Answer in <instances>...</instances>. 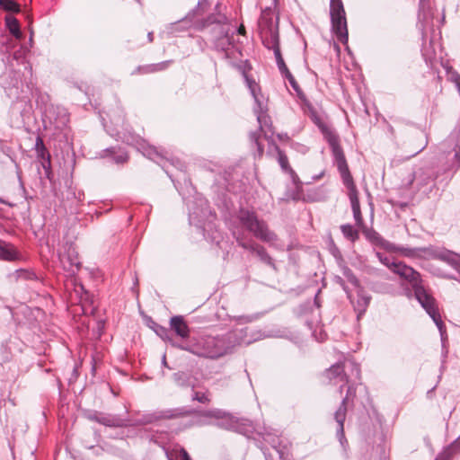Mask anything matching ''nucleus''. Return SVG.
Here are the masks:
<instances>
[{
    "mask_svg": "<svg viewBox=\"0 0 460 460\" xmlns=\"http://www.w3.org/2000/svg\"><path fill=\"white\" fill-rule=\"evenodd\" d=\"M254 341L255 338L248 334V328L245 327L231 330L223 335L201 336L192 338L188 343L172 345L199 357L217 358L232 352L236 346L248 345Z\"/></svg>",
    "mask_w": 460,
    "mask_h": 460,
    "instance_id": "f257e3e1",
    "label": "nucleus"
},
{
    "mask_svg": "<svg viewBox=\"0 0 460 460\" xmlns=\"http://www.w3.org/2000/svg\"><path fill=\"white\" fill-rule=\"evenodd\" d=\"M391 270L409 282L414 291L416 299L431 317L440 332L441 339L444 340L447 335L446 326L436 306L435 299L428 294L422 285L420 274L402 261L394 262Z\"/></svg>",
    "mask_w": 460,
    "mask_h": 460,
    "instance_id": "f03ea898",
    "label": "nucleus"
},
{
    "mask_svg": "<svg viewBox=\"0 0 460 460\" xmlns=\"http://www.w3.org/2000/svg\"><path fill=\"white\" fill-rule=\"evenodd\" d=\"M391 270L409 282L414 291L416 299L431 317L440 332L441 339L444 340L447 335L446 326L436 306L435 299L428 294L422 285L420 274L402 261L394 262Z\"/></svg>",
    "mask_w": 460,
    "mask_h": 460,
    "instance_id": "7ed1b4c3",
    "label": "nucleus"
},
{
    "mask_svg": "<svg viewBox=\"0 0 460 460\" xmlns=\"http://www.w3.org/2000/svg\"><path fill=\"white\" fill-rule=\"evenodd\" d=\"M239 222L257 239L274 244L278 240V235L269 228L264 220L258 218L255 212L248 209H241L238 213Z\"/></svg>",
    "mask_w": 460,
    "mask_h": 460,
    "instance_id": "20e7f679",
    "label": "nucleus"
},
{
    "mask_svg": "<svg viewBox=\"0 0 460 460\" xmlns=\"http://www.w3.org/2000/svg\"><path fill=\"white\" fill-rule=\"evenodd\" d=\"M330 15L332 30L336 35L338 40L346 44L348 42V28L346 13L341 0H331Z\"/></svg>",
    "mask_w": 460,
    "mask_h": 460,
    "instance_id": "39448f33",
    "label": "nucleus"
},
{
    "mask_svg": "<svg viewBox=\"0 0 460 460\" xmlns=\"http://www.w3.org/2000/svg\"><path fill=\"white\" fill-rule=\"evenodd\" d=\"M390 252H398L401 255L415 260H442L443 254L445 252L444 249L436 248L434 246H427V247H408L402 245H396L394 243V248L390 250Z\"/></svg>",
    "mask_w": 460,
    "mask_h": 460,
    "instance_id": "423d86ee",
    "label": "nucleus"
},
{
    "mask_svg": "<svg viewBox=\"0 0 460 460\" xmlns=\"http://www.w3.org/2000/svg\"><path fill=\"white\" fill-rule=\"evenodd\" d=\"M259 30L262 43L264 40L279 39V17L275 11L270 8H265L261 14L259 20Z\"/></svg>",
    "mask_w": 460,
    "mask_h": 460,
    "instance_id": "0eeeda50",
    "label": "nucleus"
},
{
    "mask_svg": "<svg viewBox=\"0 0 460 460\" xmlns=\"http://www.w3.org/2000/svg\"><path fill=\"white\" fill-rule=\"evenodd\" d=\"M350 367L352 374L356 378L360 376L359 366L351 360H347L343 364L338 363L332 365L327 371L326 376L333 381L334 385H340V392L341 393L342 387L348 383L347 375L344 373L345 368Z\"/></svg>",
    "mask_w": 460,
    "mask_h": 460,
    "instance_id": "6e6552de",
    "label": "nucleus"
},
{
    "mask_svg": "<svg viewBox=\"0 0 460 460\" xmlns=\"http://www.w3.org/2000/svg\"><path fill=\"white\" fill-rule=\"evenodd\" d=\"M119 137L128 145L137 146V150L140 151L144 156L157 164L161 163L165 158V155L162 152H159L156 147L148 145L144 139L138 137L124 135Z\"/></svg>",
    "mask_w": 460,
    "mask_h": 460,
    "instance_id": "1a4fd4ad",
    "label": "nucleus"
},
{
    "mask_svg": "<svg viewBox=\"0 0 460 460\" xmlns=\"http://www.w3.org/2000/svg\"><path fill=\"white\" fill-rule=\"evenodd\" d=\"M443 155L445 159L444 171L451 172V176H453L460 169V146L457 143L449 145L448 148L443 150Z\"/></svg>",
    "mask_w": 460,
    "mask_h": 460,
    "instance_id": "9d476101",
    "label": "nucleus"
},
{
    "mask_svg": "<svg viewBox=\"0 0 460 460\" xmlns=\"http://www.w3.org/2000/svg\"><path fill=\"white\" fill-rule=\"evenodd\" d=\"M326 141L331 147L334 163L336 164L338 170L346 171L349 166L342 147L340 145L338 135L331 136Z\"/></svg>",
    "mask_w": 460,
    "mask_h": 460,
    "instance_id": "9b49d317",
    "label": "nucleus"
},
{
    "mask_svg": "<svg viewBox=\"0 0 460 460\" xmlns=\"http://www.w3.org/2000/svg\"><path fill=\"white\" fill-rule=\"evenodd\" d=\"M86 418L89 420L95 421L109 428H119L122 427L123 424V420L121 419L99 411H89L86 413Z\"/></svg>",
    "mask_w": 460,
    "mask_h": 460,
    "instance_id": "f8f14e48",
    "label": "nucleus"
},
{
    "mask_svg": "<svg viewBox=\"0 0 460 460\" xmlns=\"http://www.w3.org/2000/svg\"><path fill=\"white\" fill-rule=\"evenodd\" d=\"M309 111V116L314 123L319 128L321 132L323 135L325 140L329 139L331 136L336 135V133L326 123H324L322 119L317 115V112L314 109L306 102Z\"/></svg>",
    "mask_w": 460,
    "mask_h": 460,
    "instance_id": "ddd939ff",
    "label": "nucleus"
},
{
    "mask_svg": "<svg viewBox=\"0 0 460 460\" xmlns=\"http://www.w3.org/2000/svg\"><path fill=\"white\" fill-rule=\"evenodd\" d=\"M352 388L350 386L348 387L347 395L342 399L341 406L334 413V419L337 422V426L335 428L336 431H344V421L346 419L347 407L346 402L349 400V397L351 394Z\"/></svg>",
    "mask_w": 460,
    "mask_h": 460,
    "instance_id": "4468645a",
    "label": "nucleus"
},
{
    "mask_svg": "<svg viewBox=\"0 0 460 460\" xmlns=\"http://www.w3.org/2000/svg\"><path fill=\"white\" fill-rule=\"evenodd\" d=\"M170 326L179 337L182 339L189 337L190 328L182 316L176 315L172 317L170 320Z\"/></svg>",
    "mask_w": 460,
    "mask_h": 460,
    "instance_id": "2eb2a0df",
    "label": "nucleus"
},
{
    "mask_svg": "<svg viewBox=\"0 0 460 460\" xmlns=\"http://www.w3.org/2000/svg\"><path fill=\"white\" fill-rule=\"evenodd\" d=\"M366 238L375 245H378L390 252L394 248V243L385 240L374 229H366L364 231Z\"/></svg>",
    "mask_w": 460,
    "mask_h": 460,
    "instance_id": "dca6fc26",
    "label": "nucleus"
},
{
    "mask_svg": "<svg viewBox=\"0 0 460 460\" xmlns=\"http://www.w3.org/2000/svg\"><path fill=\"white\" fill-rule=\"evenodd\" d=\"M200 203V209H194L192 212L190 213V224H193L196 219H198L199 223L202 222L203 217H215L216 215L212 214L208 206L207 200L199 199Z\"/></svg>",
    "mask_w": 460,
    "mask_h": 460,
    "instance_id": "f3484780",
    "label": "nucleus"
},
{
    "mask_svg": "<svg viewBox=\"0 0 460 460\" xmlns=\"http://www.w3.org/2000/svg\"><path fill=\"white\" fill-rule=\"evenodd\" d=\"M18 257V252L13 245L0 240V260L12 261L17 260Z\"/></svg>",
    "mask_w": 460,
    "mask_h": 460,
    "instance_id": "a211bd4d",
    "label": "nucleus"
},
{
    "mask_svg": "<svg viewBox=\"0 0 460 460\" xmlns=\"http://www.w3.org/2000/svg\"><path fill=\"white\" fill-rule=\"evenodd\" d=\"M339 172L341 175L344 185L347 187V189L349 190V193H348L349 199L358 197V192L357 187L353 181V178L349 172V167L347 168L346 171L339 170Z\"/></svg>",
    "mask_w": 460,
    "mask_h": 460,
    "instance_id": "6ab92c4d",
    "label": "nucleus"
},
{
    "mask_svg": "<svg viewBox=\"0 0 460 460\" xmlns=\"http://www.w3.org/2000/svg\"><path fill=\"white\" fill-rule=\"evenodd\" d=\"M168 460H191L187 451L179 445L165 451Z\"/></svg>",
    "mask_w": 460,
    "mask_h": 460,
    "instance_id": "aec40b11",
    "label": "nucleus"
},
{
    "mask_svg": "<svg viewBox=\"0 0 460 460\" xmlns=\"http://www.w3.org/2000/svg\"><path fill=\"white\" fill-rule=\"evenodd\" d=\"M4 20H5V24L8 28L10 33L12 35H13L16 39H21L22 32L20 30V24H19L18 20L12 15L5 16Z\"/></svg>",
    "mask_w": 460,
    "mask_h": 460,
    "instance_id": "412c9836",
    "label": "nucleus"
},
{
    "mask_svg": "<svg viewBox=\"0 0 460 460\" xmlns=\"http://www.w3.org/2000/svg\"><path fill=\"white\" fill-rule=\"evenodd\" d=\"M263 45L268 49H272L273 50V53H274L277 64L284 61V59L282 58V55H281V52H280V49H279V39H276V40H264Z\"/></svg>",
    "mask_w": 460,
    "mask_h": 460,
    "instance_id": "4be33fe9",
    "label": "nucleus"
},
{
    "mask_svg": "<svg viewBox=\"0 0 460 460\" xmlns=\"http://www.w3.org/2000/svg\"><path fill=\"white\" fill-rule=\"evenodd\" d=\"M351 208L353 211V217L356 222V225L359 227H361L364 224L363 217L360 210V205L358 200V196L349 199Z\"/></svg>",
    "mask_w": 460,
    "mask_h": 460,
    "instance_id": "5701e85b",
    "label": "nucleus"
},
{
    "mask_svg": "<svg viewBox=\"0 0 460 460\" xmlns=\"http://www.w3.org/2000/svg\"><path fill=\"white\" fill-rule=\"evenodd\" d=\"M255 254L263 263L276 270V264L273 259L270 257V255L268 253V252L262 245H261L260 248H257V252Z\"/></svg>",
    "mask_w": 460,
    "mask_h": 460,
    "instance_id": "b1692460",
    "label": "nucleus"
},
{
    "mask_svg": "<svg viewBox=\"0 0 460 460\" xmlns=\"http://www.w3.org/2000/svg\"><path fill=\"white\" fill-rule=\"evenodd\" d=\"M246 83L254 101L261 107V100L259 96L261 94V89L259 84L254 80L248 77H246Z\"/></svg>",
    "mask_w": 460,
    "mask_h": 460,
    "instance_id": "393cba45",
    "label": "nucleus"
},
{
    "mask_svg": "<svg viewBox=\"0 0 460 460\" xmlns=\"http://www.w3.org/2000/svg\"><path fill=\"white\" fill-rule=\"evenodd\" d=\"M341 230L343 235L350 242H355L358 238V232L349 224L342 225Z\"/></svg>",
    "mask_w": 460,
    "mask_h": 460,
    "instance_id": "a878e982",
    "label": "nucleus"
},
{
    "mask_svg": "<svg viewBox=\"0 0 460 460\" xmlns=\"http://www.w3.org/2000/svg\"><path fill=\"white\" fill-rule=\"evenodd\" d=\"M187 413H189V411H183L181 409L166 410V411H161L157 418L172 419V418H177L179 416H181V415H184Z\"/></svg>",
    "mask_w": 460,
    "mask_h": 460,
    "instance_id": "bb28decb",
    "label": "nucleus"
},
{
    "mask_svg": "<svg viewBox=\"0 0 460 460\" xmlns=\"http://www.w3.org/2000/svg\"><path fill=\"white\" fill-rule=\"evenodd\" d=\"M0 7L7 12H20L19 4L13 0H0Z\"/></svg>",
    "mask_w": 460,
    "mask_h": 460,
    "instance_id": "cd10ccee",
    "label": "nucleus"
},
{
    "mask_svg": "<svg viewBox=\"0 0 460 460\" xmlns=\"http://www.w3.org/2000/svg\"><path fill=\"white\" fill-rule=\"evenodd\" d=\"M65 260H67L69 261V268H68V270L74 272L75 271V270H78L79 269V265H80V262L77 259V257H70L68 256L67 258L65 257V256H60V262L63 264L64 268H66V261Z\"/></svg>",
    "mask_w": 460,
    "mask_h": 460,
    "instance_id": "c85d7f7f",
    "label": "nucleus"
},
{
    "mask_svg": "<svg viewBox=\"0 0 460 460\" xmlns=\"http://www.w3.org/2000/svg\"><path fill=\"white\" fill-rule=\"evenodd\" d=\"M278 161H279L280 167L284 171L294 172L293 170L289 167L288 159L287 155L282 151H279Z\"/></svg>",
    "mask_w": 460,
    "mask_h": 460,
    "instance_id": "c756f323",
    "label": "nucleus"
},
{
    "mask_svg": "<svg viewBox=\"0 0 460 460\" xmlns=\"http://www.w3.org/2000/svg\"><path fill=\"white\" fill-rule=\"evenodd\" d=\"M237 429H240V431H249V429H254L252 426V422L248 419H240L236 420Z\"/></svg>",
    "mask_w": 460,
    "mask_h": 460,
    "instance_id": "7c9ffc66",
    "label": "nucleus"
},
{
    "mask_svg": "<svg viewBox=\"0 0 460 460\" xmlns=\"http://www.w3.org/2000/svg\"><path fill=\"white\" fill-rule=\"evenodd\" d=\"M191 389L193 391V394H192L193 401H198L201 403H208L210 402V399L208 398V396L206 394L199 393V391H195L194 387H192Z\"/></svg>",
    "mask_w": 460,
    "mask_h": 460,
    "instance_id": "2f4dec72",
    "label": "nucleus"
},
{
    "mask_svg": "<svg viewBox=\"0 0 460 460\" xmlns=\"http://www.w3.org/2000/svg\"><path fill=\"white\" fill-rule=\"evenodd\" d=\"M206 416L215 419H225L228 414L220 409H214L207 411Z\"/></svg>",
    "mask_w": 460,
    "mask_h": 460,
    "instance_id": "473e14b6",
    "label": "nucleus"
},
{
    "mask_svg": "<svg viewBox=\"0 0 460 460\" xmlns=\"http://www.w3.org/2000/svg\"><path fill=\"white\" fill-rule=\"evenodd\" d=\"M286 78L288 80V82H289L290 85L292 86V88L296 92V93L299 96V98H304V93L301 91V89L299 88V85L296 83L295 77L292 75V74L288 75Z\"/></svg>",
    "mask_w": 460,
    "mask_h": 460,
    "instance_id": "72a5a7b5",
    "label": "nucleus"
},
{
    "mask_svg": "<svg viewBox=\"0 0 460 460\" xmlns=\"http://www.w3.org/2000/svg\"><path fill=\"white\" fill-rule=\"evenodd\" d=\"M376 256L379 259L380 262L385 265L389 270L392 269V264L396 261L382 254L381 252H376Z\"/></svg>",
    "mask_w": 460,
    "mask_h": 460,
    "instance_id": "f704fd0d",
    "label": "nucleus"
},
{
    "mask_svg": "<svg viewBox=\"0 0 460 460\" xmlns=\"http://www.w3.org/2000/svg\"><path fill=\"white\" fill-rule=\"evenodd\" d=\"M259 133L258 132H252L250 134V139L252 142H254L258 148L259 155H262L263 154V146L259 143Z\"/></svg>",
    "mask_w": 460,
    "mask_h": 460,
    "instance_id": "c9c22d12",
    "label": "nucleus"
},
{
    "mask_svg": "<svg viewBox=\"0 0 460 460\" xmlns=\"http://www.w3.org/2000/svg\"><path fill=\"white\" fill-rule=\"evenodd\" d=\"M226 21V17L224 14H218L217 16H209L207 20L208 24L212 23H224Z\"/></svg>",
    "mask_w": 460,
    "mask_h": 460,
    "instance_id": "e433bc0d",
    "label": "nucleus"
},
{
    "mask_svg": "<svg viewBox=\"0 0 460 460\" xmlns=\"http://www.w3.org/2000/svg\"><path fill=\"white\" fill-rule=\"evenodd\" d=\"M277 66L283 76L287 77L291 74L288 66H286L285 61L277 64Z\"/></svg>",
    "mask_w": 460,
    "mask_h": 460,
    "instance_id": "4c0bfd02",
    "label": "nucleus"
},
{
    "mask_svg": "<svg viewBox=\"0 0 460 460\" xmlns=\"http://www.w3.org/2000/svg\"><path fill=\"white\" fill-rule=\"evenodd\" d=\"M35 147L38 153H40V155H42L43 152L46 150L43 140L40 137H38L36 138Z\"/></svg>",
    "mask_w": 460,
    "mask_h": 460,
    "instance_id": "58836bf2",
    "label": "nucleus"
},
{
    "mask_svg": "<svg viewBox=\"0 0 460 460\" xmlns=\"http://www.w3.org/2000/svg\"><path fill=\"white\" fill-rule=\"evenodd\" d=\"M254 316L252 315H240L238 317H236V321H238L239 323H251L254 320Z\"/></svg>",
    "mask_w": 460,
    "mask_h": 460,
    "instance_id": "ea45409f",
    "label": "nucleus"
},
{
    "mask_svg": "<svg viewBox=\"0 0 460 460\" xmlns=\"http://www.w3.org/2000/svg\"><path fill=\"white\" fill-rule=\"evenodd\" d=\"M345 275L348 278V279L349 280V282H351L354 285H358V279L354 276V274L351 272V270H346Z\"/></svg>",
    "mask_w": 460,
    "mask_h": 460,
    "instance_id": "a19ab883",
    "label": "nucleus"
},
{
    "mask_svg": "<svg viewBox=\"0 0 460 460\" xmlns=\"http://www.w3.org/2000/svg\"><path fill=\"white\" fill-rule=\"evenodd\" d=\"M261 247V244L255 243L254 241L251 240V243L249 244L248 248H247V251H250L252 252H254L256 253L257 252V248H260Z\"/></svg>",
    "mask_w": 460,
    "mask_h": 460,
    "instance_id": "79ce46f5",
    "label": "nucleus"
},
{
    "mask_svg": "<svg viewBox=\"0 0 460 460\" xmlns=\"http://www.w3.org/2000/svg\"><path fill=\"white\" fill-rule=\"evenodd\" d=\"M236 241L238 245L245 250H247L249 244L251 243V240L244 241L243 239L237 238Z\"/></svg>",
    "mask_w": 460,
    "mask_h": 460,
    "instance_id": "37998d69",
    "label": "nucleus"
},
{
    "mask_svg": "<svg viewBox=\"0 0 460 460\" xmlns=\"http://www.w3.org/2000/svg\"><path fill=\"white\" fill-rule=\"evenodd\" d=\"M159 66H161V69L164 68L165 66V64L164 63H162V64H159ZM157 66L158 65H152V66H149L146 68V72H155V71H157Z\"/></svg>",
    "mask_w": 460,
    "mask_h": 460,
    "instance_id": "c03bdc74",
    "label": "nucleus"
},
{
    "mask_svg": "<svg viewBox=\"0 0 460 460\" xmlns=\"http://www.w3.org/2000/svg\"><path fill=\"white\" fill-rule=\"evenodd\" d=\"M221 40H222V45H221L220 43H218L217 46V47H220V46H221V47H222V49H223V50H226L225 45H226V44L230 45V44H231L230 40H229L228 36L226 35V36L225 38H223Z\"/></svg>",
    "mask_w": 460,
    "mask_h": 460,
    "instance_id": "a18cd8bd",
    "label": "nucleus"
},
{
    "mask_svg": "<svg viewBox=\"0 0 460 460\" xmlns=\"http://www.w3.org/2000/svg\"><path fill=\"white\" fill-rule=\"evenodd\" d=\"M128 160V155L126 154H121L115 158L116 163H124Z\"/></svg>",
    "mask_w": 460,
    "mask_h": 460,
    "instance_id": "49530a36",
    "label": "nucleus"
},
{
    "mask_svg": "<svg viewBox=\"0 0 460 460\" xmlns=\"http://www.w3.org/2000/svg\"><path fill=\"white\" fill-rule=\"evenodd\" d=\"M339 441L342 447H345V444H348V441L345 437V433H339Z\"/></svg>",
    "mask_w": 460,
    "mask_h": 460,
    "instance_id": "de8ad7c7",
    "label": "nucleus"
},
{
    "mask_svg": "<svg viewBox=\"0 0 460 460\" xmlns=\"http://www.w3.org/2000/svg\"><path fill=\"white\" fill-rule=\"evenodd\" d=\"M258 122L260 123L261 128H262V119H265V116L263 114H258L257 116Z\"/></svg>",
    "mask_w": 460,
    "mask_h": 460,
    "instance_id": "09e8293b",
    "label": "nucleus"
},
{
    "mask_svg": "<svg viewBox=\"0 0 460 460\" xmlns=\"http://www.w3.org/2000/svg\"><path fill=\"white\" fill-rule=\"evenodd\" d=\"M183 376V375H182V374H181V373H175V374L173 375L174 380H175L176 382H179V381L181 380V376Z\"/></svg>",
    "mask_w": 460,
    "mask_h": 460,
    "instance_id": "8fccbe9b",
    "label": "nucleus"
},
{
    "mask_svg": "<svg viewBox=\"0 0 460 460\" xmlns=\"http://www.w3.org/2000/svg\"><path fill=\"white\" fill-rule=\"evenodd\" d=\"M147 39H148L149 42H152L154 40L153 32H149L147 34Z\"/></svg>",
    "mask_w": 460,
    "mask_h": 460,
    "instance_id": "3c124183",
    "label": "nucleus"
},
{
    "mask_svg": "<svg viewBox=\"0 0 460 460\" xmlns=\"http://www.w3.org/2000/svg\"><path fill=\"white\" fill-rule=\"evenodd\" d=\"M426 146V144H424L423 146H421L416 152L415 154H419L420 152H421Z\"/></svg>",
    "mask_w": 460,
    "mask_h": 460,
    "instance_id": "603ef678",
    "label": "nucleus"
},
{
    "mask_svg": "<svg viewBox=\"0 0 460 460\" xmlns=\"http://www.w3.org/2000/svg\"><path fill=\"white\" fill-rule=\"evenodd\" d=\"M238 33H240V34H243V33H244V28H243V26H241V27L238 29Z\"/></svg>",
    "mask_w": 460,
    "mask_h": 460,
    "instance_id": "864d4df0",
    "label": "nucleus"
},
{
    "mask_svg": "<svg viewBox=\"0 0 460 460\" xmlns=\"http://www.w3.org/2000/svg\"><path fill=\"white\" fill-rule=\"evenodd\" d=\"M163 364H164V365L166 364L165 356H164V358H163Z\"/></svg>",
    "mask_w": 460,
    "mask_h": 460,
    "instance_id": "5fc2aeb1",
    "label": "nucleus"
},
{
    "mask_svg": "<svg viewBox=\"0 0 460 460\" xmlns=\"http://www.w3.org/2000/svg\"><path fill=\"white\" fill-rule=\"evenodd\" d=\"M444 277L448 278V279H455V278H454V277H452V276H447V275H444Z\"/></svg>",
    "mask_w": 460,
    "mask_h": 460,
    "instance_id": "6e6d98bb",
    "label": "nucleus"
},
{
    "mask_svg": "<svg viewBox=\"0 0 460 460\" xmlns=\"http://www.w3.org/2000/svg\"><path fill=\"white\" fill-rule=\"evenodd\" d=\"M199 228H203V230H205V226H199Z\"/></svg>",
    "mask_w": 460,
    "mask_h": 460,
    "instance_id": "4d7b16f0",
    "label": "nucleus"
},
{
    "mask_svg": "<svg viewBox=\"0 0 460 460\" xmlns=\"http://www.w3.org/2000/svg\"><path fill=\"white\" fill-rule=\"evenodd\" d=\"M301 99H302V100H304V102H306V99H305V97H304V98H301Z\"/></svg>",
    "mask_w": 460,
    "mask_h": 460,
    "instance_id": "13d9d810",
    "label": "nucleus"
}]
</instances>
